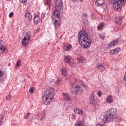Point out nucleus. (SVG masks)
<instances>
[{"label":"nucleus","instance_id":"obj_1","mask_svg":"<svg viewBox=\"0 0 126 126\" xmlns=\"http://www.w3.org/2000/svg\"><path fill=\"white\" fill-rule=\"evenodd\" d=\"M63 9V4L62 0H56L55 10L52 16V19L54 22V27L58 29L61 27V18L60 17V12Z\"/></svg>","mask_w":126,"mask_h":126},{"label":"nucleus","instance_id":"obj_2","mask_svg":"<svg viewBox=\"0 0 126 126\" xmlns=\"http://www.w3.org/2000/svg\"><path fill=\"white\" fill-rule=\"evenodd\" d=\"M79 44L83 49H89L91 46L92 41L88 37V35L86 32L84 30L80 31L78 35Z\"/></svg>","mask_w":126,"mask_h":126},{"label":"nucleus","instance_id":"obj_3","mask_svg":"<svg viewBox=\"0 0 126 126\" xmlns=\"http://www.w3.org/2000/svg\"><path fill=\"white\" fill-rule=\"evenodd\" d=\"M54 97V89L49 88L47 91L45 92L43 95V102L44 105L48 106L53 102V98Z\"/></svg>","mask_w":126,"mask_h":126},{"label":"nucleus","instance_id":"obj_4","mask_svg":"<svg viewBox=\"0 0 126 126\" xmlns=\"http://www.w3.org/2000/svg\"><path fill=\"white\" fill-rule=\"evenodd\" d=\"M117 115V109L112 108L108 109L105 112V115L104 116L102 121L103 123H108V122H111L116 118Z\"/></svg>","mask_w":126,"mask_h":126},{"label":"nucleus","instance_id":"obj_5","mask_svg":"<svg viewBox=\"0 0 126 126\" xmlns=\"http://www.w3.org/2000/svg\"><path fill=\"white\" fill-rule=\"evenodd\" d=\"M82 86V81L78 79L71 85V92L75 94H81L83 93V89L80 86Z\"/></svg>","mask_w":126,"mask_h":126},{"label":"nucleus","instance_id":"obj_6","mask_svg":"<svg viewBox=\"0 0 126 126\" xmlns=\"http://www.w3.org/2000/svg\"><path fill=\"white\" fill-rule=\"evenodd\" d=\"M126 0H115L113 2L110 3L109 1V4H113V7L114 10H119L121 9V6H124L125 5V1Z\"/></svg>","mask_w":126,"mask_h":126},{"label":"nucleus","instance_id":"obj_7","mask_svg":"<svg viewBox=\"0 0 126 126\" xmlns=\"http://www.w3.org/2000/svg\"><path fill=\"white\" fill-rule=\"evenodd\" d=\"M30 40V32H28L25 35L24 38L22 39L21 43L23 46H27L29 43Z\"/></svg>","mask_w":126,"mask_h":126},{"label":"nucleus","instance_id":"obj_8","mask_svg":"<svg viewBox=\"0 0 126 126\" xmlns=\"http://www.w3.org/2000/svg\"><path fill=\"white\" fill-rule=\"evenodd\" d=\"M7 50L6 46H4V42L0 40V54H3Z\"/></svg>","mask_w":126,"mask_h":126},{"label":"nucleus","instance_id":"obj_9","mask_svg":"<svg viewBox=\"0 0 126 126\" xmlns=\"http://www.w3.org/2000/svg\"><path fill=\"white\" fill-rule=\"evenodd\" d=\"M62 96L63 97V100L65 101V102H68V103H70V102H72L70 99V97H69V94L67 93H62Z\"/></svg>","mask_w":126,"mask_h":126},{"label":"nucleus","instance_id":"obj_10","mask_svg":"<svg viewBox=\"0 0 126 126\" xmlns=\"http://www.w3.org/2000/svg\"><path fill=\"white\" fill-rule=\"evenodd\" d=\"M105 101L107 104H112V103H114V98H113V96H112V95H107V97L105 99Z\"/></svg>","mask_w":126,"mask_h":126},{"label":"nucleus","instance_id":"obj_11","mask_svg":"<svg viewBox=\"0 0 126 126\" xmlns=\"http://www.w3.org/2000/svg\"><path fill=\"white\" fill-rule=\"evenodd\" d=\"M120 51H121V48H120L119 47H117L115 49H113L111 50L109 52V53L111 55H117V54H118V53H120Z\"/></svg>","mask_w":126,"mask_h":126},{"label":"nucleus","instance_id":"obj_12","mask_svg":"<svg viewBox=\"0 0 126 126\" xmlns=\"http://www.w3.org/2000/svg\"><path fill=\"white\" fill-rule=\"evenodd\" d=\"M96 67L97 68V69L100 70L101 72H103V71H105V70H106V68L105 67V66H104L103 64H97L96 65Z\"/></svg>","mask_w":126,"mask_h":126},{"label":"nucleus","instance_id":"obj_13","mask_svg":"<svg viewBox=\"0 0 126 126\" xmlns=\"http://www.w3.org/2000/svg\"><path fill=\"white\" fill-rule=\"evenodd\" d=\"M95 5L98 7L106 6V5L104 3V0H97V1L95 2Z\"/></svg>","mask_w":126,"mask_h":126},{"label":"nucleus","instance_id":"obj_14","mask_svg":"<svg viewBox=\"0 0 126 126\" xmlns=\"http://www.w3.org/2000/svg\"><path fill=\"white\" fill-rule=\"evenodd\" d=\"M61 73L63 77H65L67 74V71L66 68L65 67H63L61 69Z\"/></svg>","mask_w":126,"mask_h":126},{"label":"nucleus","instance_id":"obj_15","mask_svg":"<svg viewBox=\"0 0 126 126\" xmlns=\"http://www.w3.org/2000/svg\"><path fill=\"white\" fill-rule=\"evenodd\" d=\"M74 113L75 114H78V115H82L83 114V110L80 108L75 107L74 109Z\"/></svg>","mask_w":126,"mask_h":126},{"label":"nucleus","instance_id":"obj_16","mask_svg":"<svg viewBox=\"0 0 126 126\" xmlns=\"http://www.w3.org/2000/svg\"><path fill=\"white\" fill-rule=\"evenodd\" d=\"M34 21L35 24H38L41 21V17L39 15H36L34 17Z\"/></svg>","mask_w":126,"mask_h":126},{"label":"nucleus","instance_id":"obj_17","mask_svg":"<svg viewBox=\"0 0 126 126\" xmlns=\"http://www.w3.org/2000/svg\"><path fill=\"white\" fill-rule=\"evenodd\" d=\"M118 44V40H114L110 43H109L108 45V48H112V47H114Z\"/></svg>","mask_w":126,"mask_h":126},{"label":"nucleus","instance_id":"obj_18","mask_svg":"<svg viewBox=\"0 0 126 126\" xmlns=\"http://www.w3.org/2000/svg\"><path fill=\"white\" fill-rule=\"evenodd\" d=\"M64 61L65 63H67L68 64H69V63H70V56H65L64 57Z\"/></svg>","mask_w":126,"mask_h":126},{"label":"nucleus","instance_id":"obj_19","mask_svg":"<svg viewBox=\"0 0 126 126\" xmlns=\"http://www.w3.org/2000/svg\"><path fill=\"white\" fill-rule=\"evenodd\" d=\"M77 60L79 63H85V59L83 56H80L77 58Z\"/></svg>","mask_w":126,"mask_h":126},{"label":"nucleus","instance_id":"obj_20","mask_svg":"<svg viewBox=\"0 0 126 126\" xmlns=\"http://www.w3.org/2000/svg\"><path fill=\"white\" fill-rule=\"evenodd\" d=\"M25 17H26V18H28V19L31 20V19H32V15H31L29 13H26L25 14Z\"/></svg>","mask_w":126,"mask_h":126},{"label":"nucleus","instance_id":"obj_21","mask_svg":"<svg viewBox=\"0 0 126 126\" xmlns=\"http://www.w3.org/2000/svg\"><path fill=\"white\" fill-rule=\"evenodd\" d=\"M104 25H105V24H104V23H99L98 24V25L97 26L98 30H101V29H102V28H103Z\"/></svg>","mask_w":126,"mask_h":126},{"label":"nucleus","instance_id":"obj_22","mask_svg":"<svg viewBox=\"0 0 126 126\" xmlns=\"http://www.w3.org/2000/svg\"><path fill=\"white\" fill-rule=\"evenodd\" d=\"M45 5H48V7H50L51 6V0H46Z\"/></svg>","mask_w":126,"mask_h":126},{"label":"nucleus","instance_id":"obj_23","mask_svg":"<svg viewBox=\"0 0 126 126\" xmlns=\"http://www.w3.org/2000/svg\"><path fill=\"white\" fill-rule=\"evenodd\" d=\"M90 104L91 106H94L95 105V99H89Z\"/></svg>","mask_w":126,"mask_h":126},{"label":"nucleus","instance_id":"obj_24","mask_svg":"<svg viewBox=\"0 0 126 126\" xmlns=\"http://www.w3.org/2000/svg\"><path fill=\"white\" fill-rule=\"evenodd\" d=\"M95 99V94L94 93H91L89 99Z\"/></svg>","mask_w":126,"mask_h":126},{"label":"nucleus","instance_id":"obj_25","mask_svg":"<svg viewBox=\"0 0 126 126\" xmlns=\"http://www.w3.org/2000/svg\"><path fill=\"white\" fill-rule=\"evenodd\" d=\"M115 22H116V23H118V24H121V23H122V18H117V19Z\"/></svg>","mask_w":126,"mask_h":126},{"label":"nucleus","instance_id":"obj_26","mask_svg":"<svg viewBox=\"0 0 126 126\" xmlns=\"http://www.w3.org/2000/svg\"><path fill=\"white\" fill-rule=\"evenodd\" d=\"M3 120V115H0V126L2 124V120Z\"/></svg>","mask_w":126,"mask_h":126},{"label":"nucleus","instance_id":"obj_27","mask_svg":"<svg viewBox=\"0 0 126 126\" xmlns=\"http://www.w3.org/2000/svg\"><path fill=\"white\" fill-rule=\"evenodd\" d=\"M72 46L70 45V44H68L66 46V51H70V49H71Z\"/></svg>","mask_w":126,"mask_h":126},{"label":"nucleus","instance_id":"obj_28","mask_svg":"<svg viewBox=\"0 0 126 126\" xmlns=\"http://www.w3.org/2000/svg\"><path fill=\"white\" fill-rule=\"evenodd\" d=\"M99 38L101 39V40H105V34H99Z\"/></svg>","mask_w":126,"mask_h":126},{"label":"nucleus","instance_id":"obj_29","mask_svg":"<svg viewBox=\"0 0 126 126\" xmlns=\"http://www.w3.org/2000/svg\"><path fill=\"white\" fill-rule=\"evenodd\" d=\"M34 90H35L34 88L31 87L29 90V93H31V94H33V93H34Z\"/></svg>","mask_w":126,"mask_h":126},{"label":"nucleus","instance_id":"obj_30","mask_svg":"<svg viewBox=\"0 0 126 126\" xmlns=\"http://www.w3.org/2000/svg\"><path fill=\"white\" fill-rule=\"evenodd\" d=\"M20 63H21V61H20V60H18L16 63V66L17 67H19L20 66Z\"/></svg>","mask_w":126,"mask_h":126},{"label":"nucleus","instance_id":"obj_31","mask_svg":"<svg viewBox=\"0 0 126 126\" xmlns=\"http://www.w3.org/2000/svg\"><path fill=\"white\" fill-rule=\"evenodd\" d=\"M54 82L55 84H59V83H60V80L57 78V79L55 80Z\"/></svg>","mask_w":126,"mask_h":126},{"label":"nucleus","instance_id":"obj_32","mask_svg":"<svg viewBox=\"0 0 126 126\" xmlns=\"http://www.w3.org/2000/svg\"><path fill=\"white\" fill-rule=\"evenodd\" d=\"M74 126H83V125L80 123V122H78L75 124Z\"/></svg>","mask_w":126,"mask_h":126},{"label":"nucleus","instance_id":"obj_33","mask_svg":"<svg viewBox=\"0 0 126 126\" xmlns=\"http://www.w3.org/2000/svg\"><path fill=\"white\" fill-rule=\"evenodd\" d=\"M11 99V94H9L8 96H7L6 97V100L8 101H9Z\"/></svg>","mask_w":126,"mask_h":126},{"label":"nucleus","instance_id":"obj_34","mask_svg":"<svg viewBox=\"0 0 126 126\" xmlns=\"http://www.w3.org/2000/svg\"><path fill=\"white\" fill-rule=\"evenodd\" d=\"M45 16H46V13H42L41 14V18H45Z\"/></svg>","mask_w":126,"mask_h":126},{"label":"nucleus","instance_id":"obj_35","mask_svg":"<svg viewBox=\"0 0 126 126\" xmlns=\"http://www.w3.org/2000/svg\"><path fill=\"white\" fill-rule=\"evenodd\" d=\"M102 93H101V91H99L97 93V96H98V97H101Z\"/></svg>","mask_w":126,"mask_h":126},{"label":"nucleus","instance_id":"obj_36","mask_svg":"<svg viewBox=\"0 0 126 126\" xmlns=\"http://www.w3.org/2000/svg\"><path fill=\"white\" fill-rule=\"evenodd\" d=\"M2 75H3V73H2V71L0 70V77H2Z\"/></svg>","mask_w":126,"mask_h":126},{"label":"nucleus","instance_id":"obj_37","mask_svg":"<svg viewBox=\"0 0 126 126\" xmlns=\"http://www.w3.org/2000/svg\"><path fill=\"white\" fill-rule=\"evenodd\" d=\"M13 15V12H10L9 14V17H12Z\"/></svg>","mask_w":126,"mask_h":126},{"label":"nucleus","instance_id":"obj_38","mask_svg":"<svg viewBox=\"0 0 126 126\" xmlns=\"http://www.w3.org/2000/svg\"><path fill=\"white\" fill-rule=\"evenodd\" d=\"M91 16H92V18H93V19H95V15H94V14H92L91 15Z\"/></svg>","mask_w":126,"mask_h":126},{"label":"nucleus","instance_id":"obj_39","mask_svg":"<svg viewBox=\"0 0 126 126\" xmlns=\"http://www.w3.org/2000/svg\"><path fill=\"white\" fill-rule=\"evenodd\" d=\"M124 80H125V81H126V72H125V75L124 77ZM125 85L126 86V83L125 84Z\"/></svg>","mask_w":126,"mask_h":126},{"label":"nucleus","instance_id":"obj_40","mask_svg":"<svg viewBox=\"0 0 126 126\" xmlns=\"http://www.w3.org/2000/svg\"><path fill=\"white\" fill-rule=\"evenodd\" d=\"M116 0H108V1L110 2V3H112V2H114Z\"/></svg>","mask_w":126,"mask_h":126},{"label":"nucleus","instance_id":"obj_41","mask_svg":"<svg viewBox=\"0 0 126 126\" xmlns=\"http://www.w3.org/2000/svg\"><path fill=\"white\" fill-rule=\"evenodd\" d=\"M22 1V3H24L25 2H26L27 1V0H20Z\"/></svg>","mask_w":126,"mask_h":126},{"label":"nucleus","instance_id":"obj_42","mask_svg":"<svg viewBox=\"0 0 126 126\" xmlns=\"http://www.w3.org/2000/svg\"><path fill=\"white\" fill-rule=\"evenodd\" d=\"M24 118H25V119H28V116H27L26 114H25V115H24Z\"/></svg>","mask_w":126,"mask_h":126},{"label":"nucleus","instance_id":"obj_43","mask_svg":"<svg viewBox=\"0 0 126 126\" xmlns=\"http://www.w3.org/2000/svg\"><path fill=\"white\" fill-rule=\"evenodd\" d=\"M26 115L27 116H28V117H29L30 114H29V113H27V114H26Z\"/></svg>","mask_w":126,"mask_h":126},{"label":"nucleus","instance_id":"obj_44","mask_svg":"<svg viewBox=\"0 0 126 126\" xmlns=\"http://www.w3.org/2000/svg\"><path fill=\"white\" fill-rule=\"evenodd\" d=\"M6 0V1H10V0Z\"/></svg>","mask_w":126,"mask_h":126},{"label":"nucleus","instance_id":"obj_45","mask_svg":"<svg viewBox=\"0 0 126 126\" xmlns=\"http://www.w3.org/2000/svg\"><path fill=\"white\" fill-rule=\"evenodd\" d=\"M109 19H110V18H109L108 19H106V20L109 21Z\"/></svg>","mask_w":126,"mask_h":126},{"label":"nucleus","instance_id":"obj_46","mask_svg":"<svg viewBox=\"0 0 126 126\" xmlns=\"http://www.w3.org/2000/svg\"><path fill=\"white\" fill-rule=\"evenodd\" d=\"M73 119H74L75 118V116L73 115Z\"/></svg>","mask_w":126,"mask_h":126},{"label":"nucleus","instance_id":"obj_47","mask_svg":"<svg viewBox=\"0 0 126 126\" xmlns=\"http://www.w3.org/2000/svg\"><path fill=\"white\" fill-rule=\"evenodd\" d=\"M80 1H82L83 0H79Z\"/></svg>","mask_w":126,"mask_h":126},{"label":"nucleus","instance_id":"obj_48","mask_svg":"<svg viewBox=\"0 0 126 126\" xmlns=\"http://www.w3.org/2000/svg\"><path fill=\"white\" fill-rule=\"evenodd\" d=\"M83 86H84V87H85V86H84V85H83Z\"/></svg>","mask_w":126,"mask_h":126},{"label":"nucleus","instance_id":"obj_49","mask_svg":"<svg viewBox=\"0 0 126 126\" xmlns=\"http://www.w3.org/2000/svg\"><path fill=\"white\" fill-rule=\"evenodd\" d=\"M41 120H43V118H41Z\"/></svg>","mask_w":126,"mask_h":126},{"label":"nucleus","instance_id":"obj_50","mask_svg":"<svg viewBox=\"0 0 126 126\" xmlns=\"http://www.w3.org/2000/svg\"><path fill=\"white\" fill-rule=\"evenodd\" d=\"M41 120H43V118H41Z\"/></svg>","mask_w":126,"mask_h":126}]
</instances>
